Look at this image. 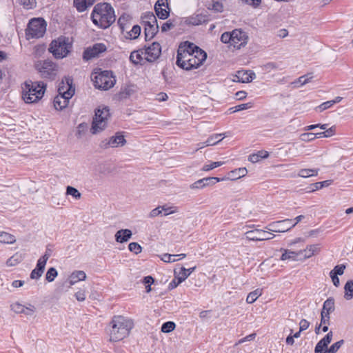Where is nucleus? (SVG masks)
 Segmentation results:
<instances>
[{"label":"nucleus","mask_w":353,"mask_h":353,"mask_svg":"<svg viewBox=\"0 0 353 353\" xmlns=\"http://www.w3.org/2000/svg\"><path fill=\"white\" fill-rule=\"evenodd\" d=\"M133 327L134 322L131 319L121 315L113 316L110 323V341L117 342L124 339Z\"/></svg>","instance_id":"1"},{"label":"nucleus","mask_w":353,"mask_h":353,"mask_svg":"<svg viewBox=\"0 0 353 353\" xmlns=\"http://www.w3.org/2000/svg\"><path fill=\"white\" fill-rule=\"evenodd\" d=\"M91 18L93 23L101 28L110 27L116 19L114 10L108 3H97L94 7Z\"/></svg>","instance_id":"2"},{"label":"nucleus","mask_w":353,"mask_h":353,"mask_svg":"<svg viewBox=\"0 0 353 353\" xmlns=\"http://www.w3.org/2000/svg\"><path fill=\"white\" fill-rule=\"evenodd\" d=\"M43 81H26L22 87V98L26 103H36L42 99L46 90Z\"/></svg>","instance_id":"3"},{"label":"nucleus","mask_w":353,"mask_h":353,"mask_svg":"<svg viewBox=\"0 0 353 353\" xmlns=\"http://www.w3.org/2000/svg\"><path fill=\"white\" fill-rule=\"evenodd\" d=\"M72 48L73 39L72 37L60 36L51 41L48 50L55 59H62L70 54Z\"/></svg>","instance_id":"4"},{"label":"nucleus","mask_w":353,"mask_h":353,"mask_svg":"<svg viewBox=\"0 0 353 353\" xmlns=\"http://www.w3.org/2000/svg\"><path fill=\"white\" fill-rule=\"evenodd\" d=\"M222 43L228 44L229 47L234 49H241L246 46L248 41V36L241 29H234L230 32H223L220 38Z\"/></svg>","instance_id":"5"},{"label":"nucleus","mask_w":353,"mask_h":353,"mask_svg":"<svg viewBox=\"0 0 353 353\" xmlns=\"http://www.w3.org/2000/svg\"><path fill=\"white\" fill-rule=\"evenodd\" d=\"M110 117V114L108 107H99L97 109L92 123L91 132L95 134L103 131L107 127Z\"/></svg>","instance_id":"6"},{"label":"nucleus","mask_w":353,"mask_h":353,"mask_svg":"<svg viewBox=\"0 0 353 353\" xmlns=\"http://www.w3.org/2000/svg\"><path fill=\"white\" fill-rule=\"evenodd\" d=\"M94 86L100 90H108L115 84L116 80L112 72L109 70L101 71L92 74Z\"/></svg>","instance_id":"7"},{"label":"nucleus","mask_w":353,"mask_h":353,"mask_svg":"<svg viewBox=\"0 0 353 353\" xmlns=\"http://www.w3.org/2000/svg\"><path fill=\"white\" fill-rule=\"evenodd\" d=\"M34 67L41 78L53 80L57 74L58 66L51 60L38 61Z\"/></svg>","instance_id":"8"},{"label":"nucleus","mask_w":353,"mask_h":353,"mask_svg":"<svg viewBox=\"0 0 353 353\" xmlns=\"http://www.w3.org/2000/svg\"><path fill=\"white\" fill-rule=\"evenodd\" d=\"M200 57H192L190 55L188 58L176 57V64L182 69L185 70H191L199 68L203 64L207 58V54H202L200 52L199 54Z\"/></svg>","instance_id":"9"},{"label":"nucleus","mask_w":353,"mask_h":353,"mask_svg":"<svg viewBox=\"0 0 353 353\" xmlns=\"http://www.w3.org/2000/svg\"><path fill=\"white\" fill-rule=\"evenodd\" d=\"M47 23L41 18L32 19L30 21L26 30V35L31 38L42 37L46 31Z\"/></svg>","instance_id":"10"},{"label":"nucleus","mask_w":353,"mask_h":353,"mask_svg":"<svg viewBox=\"0 0 353 353\" xmlns=\"http://www.w3.org/2000/svg\"><path fill=\"white\" fill-rule=\"evenodd\" d=\"M293 219H286L281 221H274L266 226V229L274 232H285L295 226L292 224Z\"/></svg>","instance_id":"11"},{"label":"nucleus","mask_w":353,"mask_h":353,"mask_svg":"<svg viewBox=\"0 0 353 353\" xmlns=\"http://www.w3.org/2000/svg\"><path fill=\"white\" fill-rule=\"evenodd\" d=\"M125 143L126 140L125 139L124 136L120 133H117L114 136L103 140L100 143V147L103 149L117 148L124 145Z\"/></svg>","instance_id":"12"},{"label":"nucleus","mask_w":353,"mask_h":353,"mask_svg":"<svg viewBox=\"0 0 353 353\" xmlns=\"http://www.w3.org/2000/svg\"><path fill=\"white\" fill-rule=\"evenodd\" d=\"M245 236L250 241H261L272 239L275 235L270 232L256 229L247 232Z\"/></svg>","instance_id":"13"},{"label":"nucleus","mask_w":353,"mask_h":353,"mask_svg":"<svg viewBox=\"0 0 353 353\" xmlns=\"http://www.w3.org/2000/svg\"><path fill=\"white\" fill-rule=\"evenodd\" d=\"M145 59L150 62L155 61L161 54V46L157 42H153L150 46L143 49Z\"/></svg>","instance_id":"14"},{"label":"nucleus","mask_w":353,"mask_h":353,"mask_svg":"<svg viewBox=\"0 0 353 353\" xmlns=\"http://www.w3.org/2000/svg\"><path fill=\"white\" fill-rule=\"evenodd\" d=\"M106 50L103 43H95L92 47L86 48L83 53V59L88 61L99 55L100 53Z\"/></svg>","instance_id":"15"},{"label":"nucleus","mask_w":353,"mask_h":353,"mask_svg":"<svg viewBox=\"0 0 353 353\" xmlns=\"http://www.w3.org/2000/svg\"><path fill=\"white\" fill-rule=\"evenodd\" d=\"M74 88L72 85V79L65 77L59 85L58 94L72 97L74 94Z\"/></svg>","instance_id":"16"},{"label":"nucleus","mask_w":353,"mask_h":353,"mask_svg":"<svg viewBox=\"0 0 353 353\" xmlns=\"http://www.w3.org/2000/svg\"><path fill=\"white\" fill-rule=\"evenodd\" d=\"M154 10L159 19H167L170 14L168 0H158L154 5Z\"/></svg>","instance_id":"17"},{"label":"nucleus","mask_w":353,"mask_h":353,"mask_svg":"<svg viewBox=\"0 0 353 353\" xmlns=\"http://www.w3.org/2000/svg\"><path fill=\"white\" fill-rule=\"evenodd\" d=\"M196 49H199V47L192 43L185 41L179 46L176 57L188 58L194 53Z\"/></svg>","instance_id":"18"},{"label":"nucleus","mask_w":353,"mask_h":353,"mask_svg":"<svg viewBox=\"0 0 353 353\" xmlns=\"http://www.w3.org/2000/svg\"><path fill=\"white\" fill-rule=\"evenodd\" d=\"M223 181V179L218 177H206L199 179L190 185L191 189L203 188L208 185H214L216 183Z\"/></svg>","instance_id":"19"},{"label":"nucleus","mask_w":353,"mask_h":353,"mask_svg":"<svg viewBox=\"0 0 353 353\" xmlns=\"http://www.w3.org/2000/svg\"><path fill=\"white\" fill-rule=\"evenodd\" d=\"M320 244H312L307 245L305 249L299 250V255L303 259H309L312 256L318 254L320 251Z\"/></svg>","instance_id":"20"},{"label":"nucleus","mask_w":353,"mask_h":353,"mask_svg":"<svg viewBox=\"0 0 353 353\" xmlns=\"http://www.w3.org/2000/svg\"><path fill=\"white\" fill-rule=\"evenodd\" d=\"M72 97L58 94L54 99V106L56 110H62L66 108Z\"/></svg>","instance_id":"21"},{"label":"nucleus","mask_w":353,"mask_h":353,"mask_svg":"<svg viewBox=\"0 0 353 353\" xmlns=\"http://www.w3.org/2000/svg\"><path fill=\"white\" fill-rule=\"evenodd\" d=\"M132 232L129 229H121L118 230L115 235V241L118 243H125L132 237Z\"/></svg>","instance_id":"22"},{"label":"nucleus","mask_w":353,"mask_h":353,"mask_svg":"<svg viewBox=\"0 0 353 353\" xmlns=\"http://www.w3.org/2000/svg\"><path fill=\"white\" fill-rule=\"evenodd\" d=\"M86 279V274L81 270L73 272L69 276L68 281L70 285H73L80 281H84Z\"/></svg>","instance_id":"23"},{"label":"nucleus","mask_w":353,"mask_h":353,"mask_svg":"<svg viewBox=\"0 0 353 353\" xmlns=\"http://www.w3.org/2000/svg\"><path fill=\"white\" fill-rule=\"evenodd\" d=\"M334 310V299L332 297L328 298L323 303L321 314L330 315Z\"/></svg>","instance_id":"24"},{"label":"nucleus","mask_w":353,"mask_h":353,"mask_svg":"<svg viewBox=\"0 0 353 353\" xmlns=\"http://www.w3.org/2000/svg\"><path fill=\"white\" fill-rule=\"evenodd\" d=\"M281 251H283L281 256V260L282 261H295L298 260L299 255V252H294L289 250H281Z\"/></svg>","instance_id":"25"},{"label":"nucleus","mask_w":353,"mask_h":353,"mask_svg":"<svg viewBox=\"0 0 353 353\" xmlns=\"http://www.w3.org/2000/svg\"><path fill=\"white\" fill-rule=\"evenodd\" d=\"M16 238L14 235L4 232H0V243L3 244H13L16 242Z\"/></svg>","instance_id":"26"},{"label":"nucleus","mask_w":353,"mask_h":353,"mask_svg":"<svg viewBox=\"0 0 353 353\" xmlns=\"http://www.w3.org/2000/svg\"><path fill=\"white\" fill-rule=\"evenodd\" d=\"M333 336V332L330 331L328 332L321 340H320L317 344L316 345V347L319 348L322 350H325L327 347L328 344L330 343L332 341Z\"/></svg>","instance_id":"27"},{"label":"nucleus","mask_w":353,"mask_h":353,"mask_svg":"<svg viewBox=\"0 0 353 353\" xmlns=\"http://www.w3.org/2000/svg\"><path fill=\"white\" fill-rule=\"evenodd\" d=\"M236 77L238 79V81L245 83L252 81L254 79L255 74L254 73L248 74V72L245 71H238Z\"/></svg>","instance_id":"28"},{"label":"nucleus","mask_w":353,"mask_h":353,"mask_svg":"<svg viewBox=\"0 0 353 353\" xmlns=\"http://www.w3.org/2000/svg\"><path fill=\"white\" fill-rule=\"evenodd\" d=\"M196 269V266L186 269L184 267H181L179 272H177V276L179 278V282L184 281L190 274L193 272Z\"/></svg>","instance_id":"29"},{"label":"nucleus","mask_w":353,"mask_h":353,"mask_svg":"<svg viewBox=\"0 0 353 353\" xmlns=\"http://www.w3.org/2000/svg\"><path fill=\"white\" fill-rule=\"evenodd\" d=\"M23 259V255L21 253L17 252L7 260L6 265L9 267L14 266L21 263Z\"/></svg>","instance_id":"30"},{"label":"nucleus","mask_w":353,"mask_h":353,"mask_svg":"<svg viewBox=\"0 0 353 353\" xmlns=\"http://www.w3.org/2000/svg\"><path fill=\"white\" fill-rule=\"evenodd\" d=\"M248 171L245 168L235 169L229 173V178L232 180L240 179L246 175Z\"/></svg>","instance_id":"31"},{"label":"nucleus","mask_w":353,"mask_h":353,"mask_svg":"<svg viewBox=\"0 0 353 353\" xmlns=\"http://www.w3.org/2000/svg\"><path fill=\"white\" fill-rule=\"evenodd\" d=\"M145 36L146 40L152 39L154 35L157 33L159 30V26H145Z\"/></svg>","instance_id":"32"},{"label":"nucleus","mask_w":353,"mask_h":353,"mask_svg":"<svg viewBox=\"0 0 353 353\" xmlns=\"http://www.w3.org/2000/svg\"><path fill=\"white\" fill-rule=\"evenodd\" d=\"M344 298L346 300H351L353 298V281L349 280L344 286Z\"/></svg>","instance_id":"33"},{"label":"nucleus","mask_w":353,"mask_h":353,"mask_svg":"<svg viewBox=\"0 0 353 353\" xmlns=\"http://www.w3.org/2000/svg\"><path fill=\"white\" fill-rule=\"evenodd\" d=\"M74 6L77 8V11L79 12H84L87 10L88 8L91 6H88V3L86 0H74L73 1Z\"/></svg>","instance_id":"34"},{"label":"nucleus","mask_w":353,"mask_h":353,"mask_svg":"<svg viewBox=\"0 0 353 353\" xmlns=\"http://www.w3.org/2000/svg\"><path fill=\"white\" fill-rule=\"evenodd\" d=\"M142 55H144L143 50L134 51L130 54V60L134 64H138L142 60Z\"/></svg>","instance_id":"35"},{"label":"nucleus","mask_w":353,"mask_h":353,"mask_svg":"<svg viewBox=\"0 0 353 353\" xmlns=\"http://www.w3.org/2000/svg\"><path fill=\"white\" fill-rule=\"evenodd\" d=\"M318 169H301L299 172L298 176L303 178L316 176L318 174Z\"/></svg>","instance_id":"36"},{"label":"nucleus","mask_w":353,"mask_h":353,"mask_svg":"<svg viewBox=\"0 0 353 353\" xmlns=\"http://www.w3.org/2000/svg\"><path fill=\"white\" fill-rule=\"evenodd\" d=\"M252 107V103L249 102L246 103H242L234 107H232L229 109L230 113H234L241 110H247Z\"/></svg>","instance_id":"37"},{"label":"nucleus","mask_w":353,"mask_h":353,"mask_svg":"<svg viewBox=\"0 0 353 353\" xmlns=\"http://www.w3.org/2000/svg\"><path fill=\"white\" fill-rule=\"evenodd\" d=\"M223 134H214L212 136H210L204 143H205V145H214L216 143H219L221 139H218L221 136H223Z\"/></svg>","instance_id":"38"},{"label":"nucleus","mask_w":353,"mask_h":353,"mask_svg":"<svg viewBox=\"0 0 353 353\" xmlns=\"http://www.w3.org/2000/svg\"><path fill=\"white\" fill-rule=\"evenodd\" d=\"M261 295V292L260 290L257 289L253 292H251L248 294L247 298H246V302L248 303H254L258 297H259Z\"/></svg>","instance_id":"39"},{"label":"nucleus","mask_w":353,"mask_h":353,"mask_svg":"<svg viewBox=\"0 0 353 353\" xmlns=\"http://www.w3.org/2000/svg\"><path fill=\"white\" fill-rule=\"evenodd\" d=\"M176 26V21L175 19H169L166 22L163 23L161 26V31L165 32Z\"/></svg>","instance_id":"40"},{"label":"nucleus","mask_w":353,"mask_h":353,"mask_svg":"<svg viewBox=\"0 0 353 353\" xmlns=\"http://www.w3.org/2000/svg\"><path fill=\"white\" fill-rule=\"evenodd\" d=\"M332 183V180H326L321 182H316L312 184L314 188L311 190V192L316 191L317 190H320L324 187H328Z\"/></svg>","instance_id":"41"},{"label":"nucleus","mask_w":353,"mask_h":353,"mask_svg":"<svg viewBox=\"0 0 353 353\" xmlns=\"http://www.w3.org/2000/svg\"><path fill=\"white\" fill-rule=\"evenodd\" d=\"M176 325L172 321H167L161 326V332L164 333H169L174 330Z\"/></svg>","instance_id":"42"},{"label":"nucleus","mask_w":353,"mask_h":353,"mask_svg":"<svg viewBox=\"0 0 353 353\" xmlns=\"http://www.w3.org/2000/svg\"><path fill=\"white\" fill-rule=\"evenodd\" d=\"M344 343L343 340H340L332 344L324 353H336Z\"/></svg>","instance_id":"43"},{"label":"nucleus","mask_w":353,"mask_h":353,"mask_svg":"<svg viewBox=\"0 0 353 353\" xmlns=\"http://www.w3.org/2000/svg\"><path fill=\"white\" fill-rule=\"evenodd\" d=\"M57 274L58 273L57 270L54 268H50L46 273V279L48 282H52L57 277Z\"/></svg>","instance_id":"44"},{"label":"nucleus","mask_w":353,"mask_h":353,"mask_svg":"<svg viewBox=\"0 0 353 353\" xmlns=\"http://www.w3.org/2000/svg\"><path fill=\"white\" fill-rule=\"evenodd\" d=\"M66 194L68 195H71L74 198L77 199H79L81 198V193L79 192V191L74 188V187H72V186H68L67 188H66Z\"/></svg>","instance_id":"45"},{"label":"nucleus","mask_w":353,"mask_h":353,"mask_svg":"<svg viewBox=\"0 0 353 353\" xmlns=\"http://www.w3.org/2000/svg\"><path fill=\"white\" fill-rule=\"evenodd\" d=\"M128 249L130 252H134L136 254H138L141 252L142 248L141 246L136 242H132L128 245Z\"/></svg>","instance_id":"46"},{"label":"nucleus","mask_w":353,"mask_h":353,"mask_svg":"<svg viewBox=\"0 0 353 353\" xmlns=\"http://www.w3.org/2000/svg\"><path fill=\"white\" fill-rule=\"evenodd\" d=\"M24 305H22L21 303L19 302H16L12 303L10 305L11 310H12L16 314H23Z\"/></svg>","instance_id":"47"},{"label":"nucleus","mask_w":353,"mask_h":353,"mask_svg":"<svg viewBox=\"0 0 353 353\" xmlns=\"http://www.w3.org/2000/svg\"><path fill=\"white\" fill-rule=\"evenodd\" d=\"M23 311V314L31 316L34 314L36 307L33 305L28 303L24 306Z\"/></svg>","instance_id":"48"},{"label":"nucleus","mask_w":353,"mask_h":353,"mask_svg":"<svg viewBox=\"0 0 353 353\" xmlns=\"http://www.w3.org/2000/svg\"><path fill=\"white\" fill-rule=\"evenodd\" d=\"M300 138L303 141H311L316 138V134L312 132H305L301 134Z\"/></svg>","instance_id":"49"},{"label":"nucleus","mask_w":353,"mask_h":353,"mask_svg":"<svg viewBox=\"0 0 353 353\" xmlns=\"http://www.w3.org/2000/svg\"><path fill=\"white\" fill-rule=\"evenodd\" d=\"M88 125L85 123H81L77 126V136L81 137L87 131Z\"/></svg>","instance_id":"50"},{"label":"nucleus","mask_w":353,"mask_h":353,"mask_svg":"<svg viewBox=\"0 0 353 353\" xmlns=\"http://www.w3.org/2000/svg\"><path fill=\"white\" fill-rule=\"evenodd\" d=\"M224 164V162L223 161H215L212 162V163L209 165H203L202 170L203 171H210L214 168H216L217 167H219Z\"/></svg>","instance_id":"51"},{"label":"nucleus","mask_w":353,"mask_h":353,"mask_svg":"<svg viewBox=\"0 0 353 353\" xmlns=\"http://www.w3.org/2000/svg\"><path fill=\"white\" fill-rule=\"evenodd\" d=\"M161 260L165 263H172L179 261V259H176V254H164L162 255Z\"/></svg>","instance_id":"52"},{"label":"nucleus","mask_w":353,"mask_h":353,"mask_svg":"<svg viewBox=\"0 0 353 353\" xmlns=\"http://www.w3.org/2000/svg\"><path fill=\"white\" fill-rule=\"evenodd\" d=\"M19 3L26 9H31L36 6V0H19Z\"/></svg>","instance_id":"53"},{"label":"nucleus","mask_w":353,"mask_h":353,"mask_svg":"<svg viewBox=\"0 0 353 353\" xmlns=\"http://www.w3.org/2000/svg\"><path fill=\"white\" fill-rule=\"evenodd\" d=\"M312 77H313L312 76L311 74H307L306 75L301 76L298 79L296 82H294V83H299L301 84V85H303L310 82Z\"/></svg>","instance_id":"54"},{"label":"nucleus","mask_w":353,"mask_h":353,"mask_svg":"<svg viewBox=\"0 0 353 353\" xmlns=\"http://www.w3.org/2000/svg\"><path fill=\"white\" fill-rule=\"evenodd\" d=\"M141 33V27L138 25L134 26L129 32L130 37L132 39H137Z\"/></svg>","instance_id":"55"},{"label":"nucleus","mask_w":353,"mask_h":353,"mask_svg":"<svg viewBox=\"0 0 353 353\" xmlns=\"http://www.w3.org/2000/svg\"><path fill=\"white\" fill-rule=\"evenodd\" d=\"M334 105H333V102H332V101H327L326 102H324L323 103H321V105H319V106H317L316 108V110L317 111H319V112H321L331 107H332Z\"/></svg>","instance_id":"56"},{"label":"nucleus","mask_w":353,"mask_h":353,"mask_svg":"<svg viewBox=\"0 0 353 353\" xmlns=\"http://www.w3.org/2000/svg\"><path fill=\"white\" fill-rule=\"evenodd\" d=\"M43 271L39 269L38 268H35L30 273V278L32 279H39L43 274Z\"/></svg>","instance_id":"57"},{"label":"nucleus","mask_w":353,"mask_h":353,"mask_svg":"<svg viewBox=\"0 0 353 353\" xmlns=\"http://www.w3.org/2000/svg\"><path fill=\"white\" fill-rule=\"evenodd\" d=\"M177 272L174 271V279L169 283V289L172 290L176 288L181 282H179V278L177 276Z\"/></svg>","instance_id":"58"},{"label":"nucleus","mask_w":353,"mask_h":353,"mask_svg":"<svg viewBox=\"0 0 353 353\" xmlns=\"http://www.w3.org/2000/svg\"><path fill=\"white\" fill-rule=\"evenodd\" d=\"M143 23H144V21H152V23H154L157 22V18L155 15L152 12H148L142 17Z\"/></svg>","instance_id":"59"},{"label":"nucleus","mask_w":353,"mask_h":353,"mask_svg":"<svg viewBox=\"0 0 353 353\" xmlns=\"http://www.w3.org/2000/svg\"><path fill=\"white\" fill-rule=\"evenodd\" d=\"M185 23L187 24H191V25H194V26H197V25H199L201 23V21L199 18V17L196 16V17H194L188 18L185 20Z\"/></svg>","instance_id":"60"},{"label":"nucleus","mask_w":353,"mask_h":353,"mask_svg":"<svg viewBox=\"0 0 353 353\" xmlns=\"http://www.w3.org/2000/svg\"><path fill=\"white\" fill-rule=\"evenodd\" d=\"M74 296L78 301L82 302L85 300V292L83 290H80L74 294Z\"/></svg>","instance_id":"61"},{"label":"nucleus","mask_w":353,"mask_h":353,"mask_svg":"<svg viewBox=\"0 0 353 353\" xmlns=\"http://www.w3.org/2000/svg\"><path fill=\"white\" fill-rule=\"evenodd\" d=\"M162 212H164V216L176 212V210L173 207H166L165 205L161 206Z\"/></svg>","instance_id":"62"},{"label":"nucleus","mask_w":353,"mask_h":353,"mask_svg":"<svg viewBox=\"0 0 353 353\" xmlns=\"http://www.w3.org/2000/svg\"><path fill=\"white\" fill-rule=\"evenodd\" d=\"M345 269V265H336L331 272H334L336 275H342L344 273V270Z\"/></svg>","instance_id":"63"},{"label":"nucleus","mask_w":353,"mask_h":353,"mask_svg":"<svg viewBox=\"0 0 353 353\" xmlns=\"http://www.w3.org/2000/svg\"><path fill=\"white\" fill-rule=\"evenodd\" d=\"M162 214L161 206H158L157 208L153 209L149 214L150 218H154Z\"/></svg>","instance_id":"64"}]
</instances>
